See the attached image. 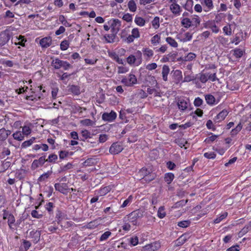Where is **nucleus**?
Segmentation results:
<instances>
[{"label":"nucleus","instance_id":"nucleus-1","mask_svg":"<svg viewBox=\"0 0 251 251\" xmlns=\"http://www.w3.org/2000/svg\"><path fill=\"white\" fill-rule=\"evenodd\" d=\"M142 215L139 210H135L123 218V222H127L131 225L136 226L138 224V220L142 217Z\"/></svg>","mask_w":251,"mask_h":251},{"label":"nucleus","instance_id":"nucleus-2","mask_svg":"<svg viewBox=\"0 0 251 251\" xmlns=\"http://www.w3.org/2000/svg\"><path fill=\"white\" fill-rule=\"evenodd\" d=\"M137 56L134 55H130L126 58L127 63L131 66H138L142 63V52L138 50L136 52Z\"/></svg>","mask_w":251,"mask_h":251},{"label":"nucleus","instance_id":"nucleus-3","mask_svg":"<svg viewBox=\"0 0 251 251\" xmlns=\"http://www.w3.org/2000/svg\"><path fill=\"white\" fill-rule=\"evenodd\" d=\"M137 78L135 75L132 74H129L127 76H124L121 82L125 86L131 87L137 83Z\"/></svg>","mask_w":251,"mask_h":251},{"label":"nucleus","instance_id":"nucleus-4","mask_svg":"<svg viewBox=\"0 0 251 251\" xmlns=\"http://www.w3.org/2000/svg\"><path fill=\"white\" fill-rule=\"evenodd\" d=\"M12 32L6 29L0 33V47L6 45L11 38Z\"/></svg>","mask_w":251,"mask_h":251},{"label":"nucleus","instance_id":"nucleus-5","mask_svg":"<svg viewBox=\"0 0 251 251\" xmlns=\"http://www.w3.org/2000/svg\"><path fill=\"white\" fill-rule=\"evenodd\" d=\"M110 26L112 33H116L119 31L121 26V22L117 19H112L108 22Z\"/></svg>","mask_w":251,"mask_h":251},{"label":"nucleus","instance_id":"nucleus-6","mask_svg":"<svg viewBox=\"0 0 251 251\" xmlns=\"http://www.w3.org/2000/svg\"><path fill=\"white\" fill-rule=\"evenodd\" d=\"M123 145L120 142H116L113 143L109 149V152L113 154H117L121 152L123 150Z\"/></svg>","mask_w":251,"mask_h":251},{"label":"nucleus","instance_id":"nucleus-7","mask_svg":"<svg viewBox=\"0 0 251 251\" xmlns=\"http://www.w3.org/2000/svg\"><path fill=\"white\" fill-rule=\"evenodd\" d=\"M54 188L55 190L63 194H67L69 189L66 183H56L54 184Z\"/></svg>","mask_w":251,"mask_h":251},{"label":"nucleus","instance_id":"nucleus-8","mask_svg":"<svg viewBox=\"0 0 251 251\" xmlns=\"http://www.w3.org/2000/svg\"><path fill=\"white\" fill-rule=\"evenodd\" d=\"M170 10L171 12L176 16H178L180 15L181 12V7L176 2H173L170 5Z\"/></svg>","mask_w":251,"mask_h":251},{"label":"nucleus","instance_id":"nucleus-9","mask_svg":"<svg viewBox=\"0 0 251 251\" xmlns=\"http://www.w3.org/2000/svg\"><path fill=\"white\" fill-rule=\"evenodd\" d=\"M117 117L115 112L111 111L110 113H104L102 115V119L108 122H113Z\"/></svg>","mask_w":251,"mask_h":251},{"label":"nucleus","instance_id":"nucleus-10","mask_svg":"<svg viewBox=\"0 0 251 251\" xmlns=\"http://www.w3.org/2000/svg\"><path fill=\"white\" fill-rule=\"evenodd\" d=\"M52 43V39L50 36H47L39 40V44L42 48L49 47Z\"/></svg>","mask_w":251,"mask_h":251},{"label":"nucleus","instance_id":"nucleus-11","mask_svg":"<svg viewBox=\"0 0 251 251\" xmlns=\"http://www.w3.org/2000/svg\"><path fill=\"white\" fill-rule=\"evenodd\" d=\"M46 162V157L41 156L39 159L34 160L31 164V169L35 170L39 167L42 166Z\"/></svg>","mask_w":251,"mask_h":251},{"label":"nucleus","instance_id":"nucleus-12","mask_svg":"<svg viewBox=\"0 0 251 251\" xmlns=\"http://www.w3.org/2000/svg\"><path fill=\"white\" fill-rule=\"evenodd\" d=\"M192 38V34L189 32H186L184 34H179L177 35V39L182 42H186L190 41Z\"/></svg>","mask_w":251,"mask_h":251},{"label":"nucleus","instance_id":"nucleus-13","mask_svg":"<svg viewBox=\"0 0 251 251\" xmlns=\"http://www.w3.org/2000/svg\"><path fill=\"white\" fill-rule=\"evenodd\" d=\"M205 27L210 29L212 32L218 33L220 31V28L216 25L214 22L208 21L205 24Z\"/></svg>","mask_w":251,"mask_h":251},{"label":"nucleus","instance_id":"nucleus-14","mask_svg":"<svg viewBox=\"0 0 251 251\" xmlns=\"http://www.w3.org/2000/svg\"><path fill=\"white\" fill-rule=\"evenodd\" d=\"M142 51L144 57L147 61L150 60L154 55L153 51L149 48H144Z\"/></svg>","mask_w":251,"mask_h":251},{"label":"nucleus","instance_id":"nucleus-15","mask_svg":"<svg viewBox=\"0 0 251 251\" xmlns=\"http://www.w3.org/2000/svg\"><path fill=\"white\" fill-rule=\"evenodd\" d=\"M228 112L226 110H223L220 112L214 118V121L216 123H219L223 121L227 115Z\"/></svg>","mask_w":251,"mask_h":251},{"label":"nucleus","instance_id":"nucleus-16","mask_svg":"<svg viewBox=\"0 0 251 251\" xmlns=\"http://www.w3.org/2000/svg\"><path fill=\"white\" fill-rule=\"evenodd\" d=\"M178 108L181 111H184L188 107L189 105V100L184 99H180L177 102Z\"/></svg>","mask_w":251,"mask_h":251},{"label":"nucleus","instance_id":"nucleus-17","mask_svg":"<svg viewBox=\"0 0 251 251\" xmlns=\"http://www.w3.org/2000/svg\"><path fill=\"white\" fill-rule=\"evenodd\" d=\"M14 41V44L15 45H20L22 47L25 46V43L26 42V39L24 36L20 35L19 36H16L12 40Z\"/></svg>","mask_w":251,"mask_h":251},{"label":"nucleus","instance_id":"nucleus-18","mask_svg":"<svg viewBox=\"0 0 251 251\" xmlns=\"http://www.w3.org/2000/svg\"><path fill=\"white\" fill-rule=\"evenodd\" d=\"M201 3L205 6V8L204 9L205 12H208L214 8L212 0H201Z\"/></svg>","mask_w":251,"mask_h":251},{"label":"nucleus","instance_id":"nucleus-19","mask_svg":"<svg viewBox=\"0 0 251 251\" xmlns=\"http://www.w3.org/2000/svg\"><path fill=\"white\" fill-rule=\"evenodd\" d=\"M160 247L159 243L156 242L152 243L151 244L147 245L143 247L145 251H155Z\"/></svg>","mask_w":251,"mask_h":251},{"label":"nucleus","instance_id":"nucleus-20","mask_svg":"<svg viewBox=\"0 0 251 251\" xmlns=\"http://www.w3.org/2000/svg\"><path fill=\"white\" fill-rule=\"evenodd\" d=\"M108 55L112 59L115 60L118 63L120 64H124V60L120 58L119 55L115 52H108Z\"/></svg>","mask_w":251,"mask_h":251},{"label":"nucleus","instance_id":"nucleus-21","mask_svg":"<svg viewBox=\"0 0 251 251\" xmlns=\"http://www.w3.org/2000/svg\"><path fill=\"white\" fill-rule=\"evenodd\" d=\"M204 97L206 103L209 105H214L217 103L215 97L211 94L205 95Z\"/></svg>","mask_w":251,"mask_h":251},{"label":"nucleus","instance_id":"nucleus-22","mask_svg":"<svg viewBox=\"0 0 251 251\" xmlns=\"http://www.w3.org/2000/svg\"><path fill=\"white\" fill-rule=\"evenodd\" d=\"M40 235V231L38 230H32L30 232V236L33 239L34 243H37L39 241Z\"/></svg>","mask_w":251,"mask_h":251},{"label":"nucleus","instance_id":"nucleus-23","mask_svg":"<svg viewBox=\"0 0 251 251\" xmlns=\"http://www.w3.org/2000/svg\"><path fill=\"white\" fill-rule=\"evenodd\" d=\"M101 219L99 218L94 221L90 222L87 225V227L89 228L93 229L97 227L101 224Z\"/></svg>","mask_w":251,"mask_h":251},{"label":"nucleus","instance_id":"nucleus-24","mask_svg":"<svg viewBox=\"0 0 251 251\" xmlns=\"http://www.w3.org/2000/svg\"><path fill=\"white\" fill-rule=\"evenodd\" d=\"M170 71L169 67L168 65H164L162 67V75L163 79L166 81L168 80V75Z\"/></svg>","mask_w":251,"mask_h":251},{"label":"nucleus","instance_id":"nucleus-25","mask_svg":"<svg viewBox=\"0 0 251 251\" xmlns=\"http://www.w3.org/2000/svg\"><path fill=\"white\" fill-rule=\"evenodd\" d=\"M181 20V24L182 26L184 27L188 28L192 26L191 25V19L188 18L186 17H181L180 18Z\"/></svg>","mask_w":251,"mask_h":251},{"label":"nucleus","instance_id":"nucleus-26","mask_svg":"<svg viewBox=\"0 0 251 251\" xmlns=\"http://www.w3.org/2000/svg\"><path fill=\"white\" fill-rule=\"evenodd\" d=\"M10 133L11 131L9 130H6L4 128L0 129V140L3 141L5 140Z\"/></svg>","mask_w":251,"mask_h":251},{"label":"nucleus","instance_id":"nucleus-27","mask_svg":"<svg viewBox=\"0 0 251 251\" xmlns=\"http://www.w3.org/2000/svg\"><path fill=\"white\" fill-rule=\"evenodd\" d=\"M127 7L131 12H135L137 9V4L134 0H129L127 3Z\"/></svg>","mask_w":251,"mask_h":251},{"label":"nucleus","instance_id":"nucleus-28","mask_svg":"<svg viewBox=\"0 0 251 251\" xmlns=\"http://www.w3.org/2000/svg\"><path fill=\"white\" fill-rule=\"evenodd\" d=\"M196 57L195 53L189 52L187 55L180 57V60L183 61H190L194 60Z\"/></svg>","mask_w":251,"mask_h":251},{"label":"nucleus","instance_id":"nucleus-29","mask_svg":"<svg viewBox=\"0 0 251 251\" xmlns=\"http://www.w3.org/2000/svg\"><path fill=\"white\" fill-rule=\"evenodd\" d=\"M190 19L192 26L197 27L201 23V19L198 15H193Z\"/></svg>","mask_w":251,"mask_h":251},{"label":"nucleus","instance_id":"nucleus-30","mask_svg":"<svg viewBox=\"0 0 251 251\" xmlns=\"http://www.w3.org/2000/svg\"><path fill=\"white\" fill-rule=\"evenodd\" d=\"M194 1L193 0H187L186 3L183 5V8L187 11L192 12Z\"/></svg>","mask_w":251,"mask_h":251},{"label":"nucleus","instance_id":"nucleus-31","mask_svg":"<svg viewBox=\"0 0 251 251\" xmlns=\"http://www.w3.org/2000/svg\"><path fill=\"white\" fill-rule=\"evenodd\" d=\"M166 42L172 47L176 48L178 47L176 41L171 37H167L165 38Z\"/></svg>","mask_w":251,"mask_h":251},{"label":"nucleus","instance_id":"nucleus-32","mask_svg":"<svg viewBox=\"0 0 251 251\" xmlns=\"http://www.w3.org/2000/svg\"><path fill=\"white\" fill-rule=\"evenodd\" d=\"M175 176L172 173H167L165 174L164 180L168 184H170L174 180Z\"/></svg>","mask_w":251,"mask_h":251},{"label":"nucleus","instance_id":"nucleus-33","mask_svg":"<svg viewBox=\"0 0 251 251\" xmlns=\"http://www.w3.org/2000/svg\"><path fill=\"white\" fill-rule=\"evenodd\" d=\"M31 124H29L26 125L22 127V133L25 136L29 135L31 132V129L30 127Z\"/></svg>","mask_w":251,"mask_h":251},{"label":"nucleus","instance_id":"nucleus-34","mask_svg":"<svg viewBox=\"0 0 251 251\" xmlns=\"http://www.w3.org/2000/svg\"><path fill=\"white\" fill-rule=\"evenodd\" d=\"M161 37L158 34L154 35L151 39V44L153 46H157L160 43Z\"/></svg>","mask_w":251,"mask_h":251},{"label":"nucleus","instance_id":"nucleus-35","mask_svg":"<svg viewBox=\"0 0 251 251\" xmlns=\"http://www.w3.org/2000/svg\"><path fill=\"white\" fill-rule=\"evenodd\" d=\"M52 172L49 171L46 173L43 174L40 176L38 178V182H44L51 175Z\"/></svg>","mask_w":251,"mask_h":251},{"label":"nucleus","instance_id":"nucleus-36","mask_svg":"<svg viewBox=\"0 0 251 251\" xmlns=\"http://www.w3.org/2000/svg\"><path fill=\"white\" fill-rule=\"evenodd\" d=\"M242 125L241 122H240L237 126L235 127V128L232 129L230 132V135L232 136H234L237 135L242 129Z\"/></svg>","mask_w":251,"mask_h":251},{"label":"nucleus","instance_id":"nucleus-37","mask_svg":"<svg viewBox=\"0 0 251 251\" xmlns=\"http://www.w3.org/2000/svg\"><path fill=\"white\" fill-rule=\"evenodd\" d=\"M116 33H112L111 34H106L104 36V38L107 43H113L115 39V34Z\"/></svg>","mask_w":251,"mask_h":251},{"label":"nucleus","instance_id":"nucleus-38","mask_svg":"<svg viewBox=\"0 0 251 251\" xmlns=\"http://www.w3.org/2000/svg\"><path fill=\"white\" fill-rule=\"evenodd\" d=\"M73 154V152H70L67 151H59V156L61 159H64L69 156L72 155Z\"/></svg>","mask_w":251,"mask_h":251},{"label":"nucleus","instance_id":"nucleus-39","mask_svg":"<svg viewBox=\"0 0 251 251\" xmlns=\"http://www.w3.org/2000/svg\"><path fill=\"white\" fill-rule=\"evenodd\" d=\"M61 63H62V60L55 58L52 61L51 65L55 69H59L61 68Z\"/></svg>","mask_w":251,"mask_h":251},{"label":"nucleus","instance_id":"nucleus-40","mask_svg":"<svg viewBox=\"0 0 251 251\" xmlns=\"http://www.w3.org/2000/svg\"><path fill=\"white\" fill-rule=\"evenodd\" d=\"M227 216V213L226 212H224L220 214H219L216 219H215L214 221L215 224H218L221 222L223 220L226 219Z\"/></svg>","mask_w":251,"mask_h":251},{"label":"nucleus","instance_id":"nucleus-41","mask_svg":"<svg viewBox=\"0 0 251 251\" xmlns=\"http://www.w3.org/2000/svg\"><path fill=\"white\" fill-rule=\"evenodd\" d=\"M14 139L18 141H22L24 139V136L21 131H17L13 134Z\"/></svg>","mask_w":251,"mask_h":251},{"label":"nucleus","instance_id":"nucleus-42","mask_svg":"<svg viewBox=\"0 0 251 251\" xmlns=\"http://www.w3.org/2000/svg\"><path fill=\"white\" fill-rule=\"evenodd\" d=\"M80 123L82 126H93L95 124L93 121L88 119L81 120Z\"/></svg>","mask_w":251,"mask_h":251},{"label":"nucleus","instance_id":"nucleus-43","mask_svg":"<svg viewBox=\"0 0 251 251\" xmlns=\"http://www.w3.org/2000/svg\"><path fill=\"white\" fill-rule=\"evenodd\" d=\"M251 227L248 225H246L238 233L239 237H241L246 234L249 230H251Z\"/></svg>","mask_w":251,"mask_h":251},{"label":"nucleus","instance_id":"nucleus-44","mask_svg":"<svg viewBox=\"0 0 251 251\" xmlns=\"http://www.w3.org/2000/svg\"><path fill=\"white\" fill-rule=\"evenodd\" d=\"M242 32H239L235 34L232 41V43H235V45H238L242 40Z\"/></svg>","mask_w":251,"mask_h":251},{"label":"nucleus","instance_id":"nucleus-45","mask_svg":"<svg viewBox=\"0 0 251 251\" xmlns=\"http://www.w3.org/2000/svg\"><path fill=\"white\" fill-rule=\"evenodd\" d=\"M35 140V137H32L29 140L24 142L22 144V146H21L22 148H26L27 147H29L33 143Z\"/></svg>","mask_w":251,"mask_h":251},{"label":"nucleus","instance_id":"nucleus-46","mask_svg":"<svg viewBox=\"0 0 251 251\" xmlns=\"http://www.w3.org/2000/svg\"><path fill=\"white\" fill-rule=\"evenodd\" d=\"M136 24L140 26H143L145 24V20L140 17H136L134 19Z\"/></svg>","mask_w":251,"mask_h":251},{"label":"nucleus","instance_id":"nucleus-47","mask_svg":"<svg viewBox=\"0 0 251 251\" xmlns=\"http://www.w3.org/2000/svg\"><path fill=\"white\" fill-rule=\"evenodd\" d=\"M174 75L177 82H179L182 79V72L176 70L174 71Z\"/></svg>","mask_w":251,"mask_h":251},{"label":"nucleus","instance_id":"nucleus-48","mask_svg":"<svg viewBox=\"0 0 251 251\" xmlns=\"http://www.w3.org/2000/svg\"><path fill=\"white\" fill-rule=\"evenodd\" d=\"M166 212L165 211V208L164 206H161L159 208L157 211V216L160 218L163 219L166 216Z\"/></svg>","mask_w":251,"mask_h":251},{"label":"nucleus","instance_id":"nucleus-49","mask_svg":"<svg viewBox=\"0 0 251 251\" xmlns=\"http://www.w3.org/2000/svg\"><path fill=\"white\" fill-rule=\"evenodd\" d=\"M151 25L152 27L156 29L159 27V18L158 17H155L151 21Z\"/></svg>","mask_w":251,"mask_h":251},{"label":"nucleus","instance_id":"nucleus-50","mask_svg":"<svg viewBox=\"0 0 251 251\" xmlns=\"http://www.w3.org/2000/svg\"><path fill=\"white\" fill-rule=\"evenodd\" d=\"M60 49L62 50H67L69 47V43L67 40H63L62 41L60 45Z\"/></svg>","mask_w":251,"mask_h":251},{"label":"nucleus","instance_id":"nucleus-51","mask_svg":"<svg viewBox=\"0 0 251 251\" xmlns=\"http://www.w3.org/2000/svg\"><path fill=\"white\" fill-rule=\"evenodd\" d=\"M82 137L83 138V140L87 139L91 137V134L90 131L88 130L84 129L81 132Z\"/></svg>","mask_w":251,"mask_h":251},{"label":"nucleus","instance_id":"nucleus-52","mask_svg":"<svg viewBox=\"0 0 251 251\" xmlns=\"http://www.w3.org/2000/svg\"><path fill=\"white\" fill-rule=\"evenodd\" d=\"M57 158L58 157L56 154H51L49 156L47 159H46V162L54 163L57 160Z\"/></svg>","mask_w":251,"mask_h":251},{"label":"nucleus","instance_id":"nucleus-53","mask_svg":"<svg viewBox=\"0 0 251 251\" xmlns=\"http://www.w3.org/2000/svg\"><path fill=\"white\" fill-rule=\"evenodd\" d=\"M217 42L222 45L225 46L227 44L228 39L222 36H219L217 38Z\"/></svg>","mask_w":251,"mask_h":251},{"label":"nucleus","instance_id":"nucleus-54","mask_svg":"<svg viewBox=\"0 0 251 251\" xmlns=\"http://www.w3.org/2000/svg\"><path fill=\"white\" fill-rule=\"evenodd\" d=\"M111 235V232L109 231H107L103 233L100 238V241H103L106 240Z\"/></svg>","mask_w":251,"mask_h":251},{"label":"nucleus","instance_id":"nucleus-55","mask_svg":"<svg viewBox=\"0 0 251 251\" xmlns=\"http://www.w3.org/2000/svg\"><path fill=\"white\" fill-rule=\"evenodd\" d=\"M117 69L118 74H125L129 71V68L124 66H118Z\"/></svg>","mask_w":251,"mask_h":251},{"label":"nucleus","instance_id":"nucleus-56","mask_svg":"<svg viewBox=\"0 0 251 251\" xmlns=\"http://www.w3.org/2000/svg\"><path fill=\"white\" fill-rule=\"evenodd\" d=\"M211 134H212V135L210 137L206 138L204 140V142H206V143L210 144L214 142L216 140V139L218 137V135H214L212 133Z\"/></svg>","mask_w":251,"mask_h":251},{"label":"nucleus","instance_id":"nucleus-57","mask_svg":"<svg viewBox=\"0 0 251 251\" xmlns=\"http://www.w3.org/2000/svg\"><path fill=\"white\" fill-rule=\"evenodd\" d=\"M95 160L93 158H88L83 163V166L85 167L91 166L94 165Z\"/></svg>","mask_w":251,"mask_h":251},{"label":"nucleus","instance_id":"nucleus-58","mask_svg":"<svg viewBox=\"0 0 251 251\" xmlns=\"http://www.w3.org/2000/svg\"><path fill=\"white\" fill-rule=\"evenodd\" d=\"M110 191V188L109 187H104L101 188L99 191V194L100 196H104Z\"/></svg>","mask_w":251,"mask_h":251},{"label":"nucleus","instance_id":"nucleus-59","mask_svg":"<svg viewBox=\"0 0 251 251\" xmlns=\"http://www.w3.org/2000/svg\"><path fill=\"white\" fill-rule=\"evenodd\" d=\"M131 35L132 36L134 37L135 39L139 38L140 34L139 32V29L137 28H133L131 31Z\"/></svg>","mask_w":251,"mask_h":251},{"label":"nucleus","instance_id":"nucleus-60","mask_svg":"<svg viewBox=\"0 0 251 251\" xmlns=\"http://www.w3.org/2000/svg\"><path fill=\"white\" fill-rule=\"evenodd\" d=\"M233 52V55L236 58H240L243 54V50L239 49H235Z\"/></svg>","mask_w":251,"mask_h":251},{"label":"nucleus","instance_id":"nucleus-61","mask_svg":"<svg viewBox=\"0 0 251 251\" xmlns=\"http://www.w3.org/2000/svg\"><path fill=\"white\" fill-rule=\"evenodd\" d=\"M132 196H129L127 199H126L123 204L121 205V207L124 208L128 205L132 201Z\"/></svg>","mask_w":251,"mask_h":251},{"label":"nucleus","instance_id":"nucleus-62","mask_svg":"<svg viewBox=\"0 0 251 251\" xmlns=\"http://www.w3.org/2000/svg\"><path fill=\"white\" fill-rule=\"evenodd\" d=\"M124 224L122 226V228L124 230L127 232L131 229V225L127 222H123Z\"/></svg>","mask_w":251,"mask_h":251},{"label":"nucleus","instance_id":"nucleus-63","mask_svg":"<svg viewBox=\"0 0 251 251\" xmlns=\"http://www.w3.org/2000/svg\"><path fill=\"white\" fill-rule=\"evenodd\" d=\"M208 77L207 74H202L200 75L199 79L201 82L204 83L208 80Z\"/></svg>","mask_w":251,"mask_h":251},{"label":"nucleus","instance_id":"nucleus-64","mask_svg":"<svg viewBox=\"0 0 251 251\" xmlns=\"http://www.w3.org/2000/svg\"><path fill=\"white\" fill-rule=\"evenodd\" d=\"M224 33L226 35H231L232 34L231 28L230 25L225 26L223 28Z\"/></svg>","mask_w":251,"mask_h":251}]
</instances>
